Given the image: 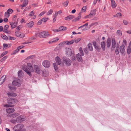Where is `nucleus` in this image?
<instances>
[{
  "instance_id": "1",
  "label": "nucleus",
  "mask_w": 131,
  "mask_h": 131,
  "mask_svg": "<svg viewBox=\"0 0 131 131\" xmlns=\"http://www.w3.org/2000/svg\"><path fill=\"white\" fill-rule=\"evenodd\" d=\"M22 69L30 76H31L32 75L31 72L34 71L31 64L29 63L27 64V68L26 67V66H24L22 67Z\"/></svg>"
},
{
  "instance_id": "2",
  "label": "nucleus",
  "mask_w": 131,
  "mask_h": 131,
  "mask_svg": "<svg viewBox=\"0 0 131 131\" xmlns=\"http://www.w3.org/2000/svg\"><path fill=\"white\" fill-rule=\"evenodd\" d=\"M37 35L41 38H46L50 36V34L46 31L38 33Z\"/></svg>"
},
{
  "instance_id": "3",
  "label": "nucleus",
  "mask_w": 131,
  "mask_h": 131,
  "mask_svg": "<svg viewBox=\"0 0 131 131\" xmlns=\"http://www.w3.org/2000/svg\"><path fill=\"white\" fill-rule=\"evenodd\" d=\"M24 127V124H20L14 126L13 129L15 131H24L23 128Z\"/></svg>"
},
{
  "instance_id": "4",
  "label": "nucleus",
  "mask_w": 131,
  "mask_h": 131,
  "mask_svg": "<svg viewBox=\"0 0 131 131\" xmlns=\"http://www.w3.org/2000/svg\"><path fill=\"white\" fill-rule=\"evenodd\" d=\"M63 63L67 66H69L71 64V61L68 58L66 57H64L63 58Z\"/></svg>"
},
{
  "instance_id": "5",
  "label": "nucleus",
  "mask_w": 131,
  "mask_h": 131,
  "mask_svg": "<svg viewBox=\"0 0 131 131\" xmlns=\"http://www.w3.org/2000/svg\"><path fill=\"white\" fill-rule=\"evenodd\" d=\"M4 107H10L6 109V112L8 113H13L14 111V108L11 107L9 105L6 104L4 105Z\"/></svg>"
},
{
  "instance_id": "6",
  "label": "nucleus",
  "mask_w": 131,
  "mask_h": 131,
  "mask_svg": "<svg viewBox=\"0 0 131 131\" xmlns=\"http://www.w3.org/2000/svg\"><path fill=\"white\" fill-rule=\"evenodd\" d=\"M26 119V117L24 116L20 115L16 118L17 123H21L25 121Z\"/></svg>"
},
{
  "instance_id": "7",
  "label": "nucleus",
  "mask_w": 131,
  "mask_h": 131,
  "mask_svg": "<svg viewBox=\"0 0 131 131\" xmlns=\"http://www.w3.org/2000/svg\"><path fill=\"white\" fill-rule=\"evenodd\" d=\"M112 47L114 49L115 47L116 48H118L119 45L118 43H116L115 40V39L113 38L112 40Z\"/></svg>"
},
{
  "instance_id": "8",
  "label": "nucleus",
  "mask_w": 131,
  "mask_h": 131,
  "mask_svg": "<svg viewBox=\"0 0 131 131\" xmlns=\"http://www.w3.org/2000/svg\"><path fill=\"white\" fill-rule=\"evenodd\" d=\"M12 84L14 85L20 86L21 85L20 81L19 79H16L13 82Z\"/></svg>"
},
{
  "instance_id": "9",
  "label": "nucleus",
  "mask_w": 131,
  "mask_h": 131,
  "mask_svg": "<svg viewBox=\"0 0 131 131\" xmlns=\"http://www.w3.org/2000/svg\"><path fill=\"white\" fill-rule=\"evenodd\" d=\"M42 64L44 67L45 68H48L50 66V63L49 61L45 60L43 61Z\"/></svg>"
},
{
  "instance_id": "10",
  "label": "nucleus",
  "mask_w": 131,
  "mask_h": 131,
  "mask_svg": "<svg viewBox=\"0 0 131 131\" xmlns=\"http://www.w3.org/2000/svg\"><path fill=\"white\" fill-rule=\"evenodd\" d=\"M15 35L17 37L23 38L25 36L24 34L23 33H21L19 31H16L15 33Z\"/></svg>"
},
{
  "instance_id": "11",
  "label": "nucleus",
  "mask_w": 131,
  "mask_h": 131,
  "mask_svg": "<svg viewBox=\"0 0 131 131\" xmlns=\"http://www.w3.org/2000/svg\"><path fill=\"white\" fill-rule=\"evenodd\" d=\"M34 71H35V72L38 74L40 73V68L37 65H35L34 66Z\"/></svg>"
},
{
  "instance_id": "12",
  "label": "nucleus",
  "mask_w": 131,
  "mask_h": 131,
  "mask_svg": "<svg viewBox=\"0 0 131 131\" xmlns=\"http://www.w3.org/2000/svg\"><path fill=\"white\" fill-rule=\"evenodd\" d=\"M81 55L79 53L77 54L76 55V57L78 61L79 62H82L83 61L82 59V57Z\"/></svg>"
},
{
  "instance_id": "13",
  "label": "nucleus",
  "mask_w": 131,
  "mask_h": 131,
  "mask_svg": "<svg viewBox=\"0 0 131 131\" xmlns=\"http://www.w3.org/2000/svg\"><path fill=\"white\" fill-rule=\"evenodd\" d=\"M7 94L8 97H15L17 95V94L14 92H9Z\"/></svg>"
},
{
  "instance_id": "14",
  "label": "nucleus",
  "mask_w": 131,
  "mask_h": 131,
  "mask_svg": "<svg viewBox=\"0 0 131 131\" xmlns=\"http://www.w3.org/2000/svg\"><path fill=\"white\" fill-rule=\"evenodd\" d=\"M66 51L67 54L68 56H70L72 54V50L69 48H66Z\"/></svg>"
},
{
  "instance_id": "15",
  "label": "nucleus",
  "mask_w": 131,
  "mask_h": 131,
  "mask_svg": "<svg viewBox=\"0 0 131 131\" xmlns=\"http://www.w3.org/2000/svg\"><path fill=\"white\" fill-rule=\"evenodd\" d=\"M18 77L20 78H23L24 76V73L21 70H20L18 72Z\"/></svg>"
},
{
  "instance_id": "16",
  "label": "nucleus",
  "mask_w": 131,
  "mask_h": 131,
  "mask_svg": "<svg viewBox=\"0 0 131 131\" xmlns=\"http://www.w3.org/2000/svg\"><path fill=\"white\" fill-rule=\"evenodd\" d=\"M42 75L44 77H46L48 75V72L47 70H44L42 71Z\"/></svg>"
},
{
  "instance_id": "17",
  "label": "nucleus",
  "mask_w": 131,
  "mask_h": 131,
  "mask_svg": "<svg viewBox=\"0 0 131 131\" xmlns=\"http://www.w3.org/2000/svg\"><path fill=\"white\" fill-rule=\"evenodd\" d=\"M125 46L123 45H122L120 47V52L122 54L125 52Z\"/></svg>"
},
{
  "instance_id": "18",
  "label": "nucleus",
  "mask_w": 131,
  "mask_h": 131,
  "mask_svg": "<svg viewBox=\"0 0 131 131\" xmlns=\"http://www.w3.org/2000/svg\"><path fill=\"white\" fill-rule=\"evenodd\" d=\"M10 25L11 26L12 29H13L16 27L17 25V23L15 22L13 23L12 22H10Z\"/></svg>"
},
{
  "instance_id": "19",
  "label": "nucleus",
  "mask_w": 131,
  "mask_h": 131,
  "mask_svg": "<svg viewBox=\"0 0 131 131\" xmlns=\"http://www.w3.org/2000/svg\"><path fill=\"white\" fill-rule=\"evenodd\" d=\"M111 39L110 38H108L106 41L107 46L108 47H109L111 45Z\"/></svg>"
},
{
  "instance_id": "20",
  "label": "nucleus",
  "mask_w": 131,
  "mask_h": 131,
  "mask_svg": "<svg viewBox=\"0 0 131 131\" xmlns=\"http://www.w3.org/2000/svg\"><path fill=\"white\" fill-rule=\"evenodd\" d=\"M59 39L58 38H56L51 40L49 42V43L50 44H51L53 43L56 42L59 40Z\"/></svg>"
},
{
  "instance_id": "21",
  "label": "nucleus",
  "mask_w": 131,
  "mask_h": 131,
  "mask_svg": "<svg viewBox=\"0 0 131 131\" xmlns=\"http://www.w3.org/2000/svg\"><path fill=\"white\" fill-rule=\"evenodd\" d=\"M55 60L56 63L60 65L61 64V61L60 58L58 57H56Z\"/></svg>"
},
{
  "instance_id": "22",
  "label": "nucleus",
  "mask_w": 131,
  "mask_h": 131,
  "mask_svg": "<svg viewBox=\"0 0 131 131\" xmlns=\"http://www.w3.org/2000/svg\"><path fill=\"white\" fill-rule=\"evenodd\" d=\"M6 77L4 75L0 78V84H2L5 81Z\"/></svg>"
},
{
  "instance_id": "23",
  "label": "nucleus",
  "mask_w": 131,
  "mask_h": 131,
  "mask_svg": "<svg viewBox=\"0 0 131 131\" xmlns=\"http://www.w3.org/2000/svg\"><path fill=\"white\" fill-rule=\"evenodd\" d=\"M74 16L73 15H70L65 18L66 20H69L72 19L74 18Z\"/></svg>"
},
{
  "instance_id": "24",
  "label": "nucleus",
  "mask_w": 131,
  "mask_h": 131,
  "mask_svg": "<svg viewBox=\"0 0 131 131\" xmlns=\"http://www.w3.org/2000/svg\"><path fill=\"white\" fill-rule=\"evenodd\" d=\"M112 7L113 8H115L116 6V4L114 0H111Z\"/></svg>"
},
{
  "instance_id": "25",
  "label": "nucleus",
  "mask_w": 131,
  "mask_h": 131,
  "mask_svg": "<svg viewBox=\"0 0 131 131\" xmlns=\"http://www.w3.org/2000/svg\"><path fill=\"white\" fill-rule=\"evenodd\" d=\"M88 47L90 51H92L93 50V48L92 44L90 43H89L88 45Z\"/></svg>"
},
{
  "instance_id": "26",
  "label": "nucleus",
  "mask_w": 131,
  "mask_h": 131,
  "mask_svg": "<svg viewBox=\"0 0 131 131\" xmlns=\"http://www.w3.org/2000/svg\"><path fill=\"white\" fill-rule=\"evenodd\" d=\"M81 17V14L80 13H79V16L76 18L74 19L73 20V21L74 22H75L79 20Z\"/></svg>"
},
{
  "instance_id": "27",
  "label": "nucleus",
  "mask_w": 131,
  "mask_h": 131,
  "mask_svg": "<svg viewBox=\"0 0 131 131\" xmlns=\"http://www.w3.org/2000/svg\"><path fill=\"white\" fill-rule=\"evenodd\" d=\"M54 68L56 72H58L59 70V68L58 65L56 63H54L53 64Z\"/></svg>"
},
{
  "instance_id": "28",
  "label": "nucleus",
  "mask_w": 131,
  "mask_h": 131,
  "mask_svg": "<svg viewBox=\"0 0 131 131\" xmlns=\"http://www.w3.org/2000/svg\"><path fill=\"white\" fill-rule=\"evenodd\" d=\"M34 25V23L33 21H31L27 24V26L28 27L31 28Z\"/></svg>"
},
{
  "instance_id": "29",
  "label": "nucleus",
  "mask_w": 131,
  "mask_h": 131,
  "mask_svg": "<svg viewBox=\"0 0 131 131\" xmlns=\"http://www.w3.org/2000/svg\"><path fill=\"white\" fill-rule=\"evenodd\" d=\"M3 49H6L10 46L9 44H7L6 43H4L3 44Z\"/></svg>"
},
{
  "instance_id": "30",
  "label": "nucleus",
  "mask_w": 131,
  "mask_h": 131,
  "mask_svg": "<svg viewBox=\"0 0 131 131\" xmlns=\"http://www.w3.org/2000/svg\"><path fill=\"white\" fill-rule=\"evenodd\" d=\"M74 42V40H73L70 41H65L66 44L68 45H69L73 44Z\"/></svg>"
},
{
  "instance_id": "31",
  "label": "nucleus",
  "mask_w": 131,
  "mask_h": 131,
  "mask_svg": "<svg viewBox=\"0 0 131 131\" xmlns=\"http://www.w3.org/2000/svg\"><path fill=\"white\" fill-rule=\"evenodd\" d=\"M105 43L104 41L101 42V45L102 48L103 50H105Z\"/></svg>"
},
{
  "instance_id": "32",
  "label": "nucleus",
  "mask_w": 131,
  "mask_h": 131,
  "mask_svg": "<svg viewBox=\"0 0 131 131\" xmlns=\"http://www.w3.org/2000/svg\"><path fill=\"white\" fill-rule=\"evenodd\" d=\"M96 12V9H94L91 11L90 14L92 16H94L95 15Z\"/></svg>"
},
{
  "instance_id": "33",
  "label": "nucleus",
  "mask_w": 131,
  "mask_h": 131,
  "mask_svg": "<svg viewBox=\"0 0 131 131\" xmlns=\"http://www.w3.org/2000/svg\"><path fill=\"white\" fill-rule=\"evenodd\" d=\"M67 29V28L64 26H61L59 28V30L60 31H61L62 30H66Z\"/></svg>"
},
{
  "instance_id": "34",
  "label": "nucleus",
  "mask_w": 131,
  "mask_h": 131,
  "mask_svg": "<svg viewBox=\"0 0 131 131\" xmlns=\"http://www.w3.org/2000/svg\"><path fill=\"white\" fill-rule=\"evenodd\" d=\"M35 57V56L34 55L30 56L28 57L27 58L25 59V61L26 60L30 59H33Z\"/></svg>"
},
{
  "instance_id": "35",
  "label": "nucleus",
  "mask_w": 131,
  "mask_h": 131,
  "mask_svg": "<svg viewBox=\"0 0 131 131\" xmlns=\"http://www.w3.org/2000/svg\"><path fill=\"white\" fill-rule=\"evenodd\" d=\"M19 114L18 113H15L12 114L10 115V117L11 118H13L15 117L18 116Z\"/></svg>"
},
{
  "instance_id": "36",
  "label": "nucleus",
  "mask_w": 131,
  "mask_h": 131,
  "mask_svg": "<svg viewBox=\"0 0 131 131\" xmlns=\"http://www.w3.org/2000/svg\"><path fill=\"white\" fill-rule=\"evenodd\" d=\"M79 50L80 52V54L82 56H83L84 53L82 50V48L81 47L80 48Z\"/></svg>"
},
{
  "instance_id": "37",
  "label": "nucleus",
  "mask_w": 131,
  "mask_h": 131,
  "mask_svg": "<svg viewBox=\"0 0 131 131\" xmlns=\"http://www.w3.org/2000/svg\"><path fill=\"white\" fill-rule=\"evenodd\" d=\"M131 52V47H128L127 50V53L128 54H130Z\"/></svg>"
},
{
  "instance_id": "38",
  "label": "nucleus",
  "mask_w": 131,
  "mask_h": 131,
  "mask_svg": "<svg viewBox=\"0 0 131 131\" xmlns=\"http://www.w3.org/2000/svg\"><path fill=\"white\" fill-rule=\"evenodd\" d=\"M9 88L10 90L12 91H15L16 90V89L14 87L9 86Z\"/></svg>"
},
{
  "instance_id": "39",
  "label": "nucleus",
  "mask_w": 131,
  "mask_h": 131,
  "mask_svg": "<svg viewBox=\"0 0 131 131\" xmlns=\"http://www.w3.org/2000/svg\"><path fill=\"white\" fill-rule=\"evenodd\" d=\"M8 52V51H5L3 52L1 55V57H3Z\"/></svg>"
},
{
  "instance_id": "40",
  "label": "nucleus",
  "mask_w": 131,
  "mask_h": 131,
  "mask_svg": "<svg viewBox=\"0 0 131 131\" xmlns=\"http://www.w3.org/2000/svg\"><path fill=\"white\" fill-rule=\"evenodd\" d=\"M95 48L98 51H100L101 49V48L98 45H97L96 46H95Z\"/></svg>"
},
{
  "instance_id": "41",
  "label": "nucleus",
  "mask_w": 131,
  "mask_h": 131,
  "mask_svg": "<svg viewBox=\"0 0 131 131\" xmlns=\"http://www.w3.org/2000/svg\"><path fill=\"white\" fill-rule=\"evenodd\" d=\"M117 34L118 35L120 36H121L122 35V31L119 30H117Z\"/></svg>"
},
{
  "instance_id": "42",
  "label": "nucleus",
  "mask_w": 131,
  "mask_h": 131,
  "mask_svg": "<svg viewBox=\"0 0 131 131\" xmlns=\"http://www.w3.org/2000/svg\"><path fill=\"white\" fill-rule=\"evenodd\" d=\"M87 7L86 6H84L81 9V11H82L83 12H85Z\"/></svg>"
},
{
  "instance_id": "43",
  "label": "nucleus",
  "mask_w": 131,
  "mask_h": 131,
  "mask_svg": "<svg viewBox=\"0 0 131 131\" xmlns=\"http://www.w3.org/2000/svg\"><path fill=\"white\" fill-rule=\"evenodd\" d=\"M9 26L8 25H6L4 27V29L3 30V31H6L8 30V29L9 28Z\"/></svg>"
},
{
  "instance_id": "44",
  "label": "nucleus",
  "mask_w": 131,
  "mask_h": 131,
  "mask_svg": "<svg viewBox=\"0 0 131 131\" xmlns=\"http://www.w3.org/2000/svg\"><path fill=\"white\" fill-rule=\"evenodd\" d=\"M5 17L6 18H8L10 16V14L7 12L5 13Z\"/></svg>"
},
{
  "instance_id": "45",
  "label": "nucleus",
  "mask_w": 131,
  "mask_h": 131,
  "mask_svg": "<svg viewBox=\"0 0 131 131\" xmlns=\"http://www.w3.org/2000/svg\"><path fill=\"white\" fill-rule=\"evenodd\" d=\"M7 12L9 14H11L13 12V10L11 8L8 9L7 10Z\"/></svg>"
},
{
  "instance_id": "46",
  "label": "nucleus",
  "mask_w": 131,
  "mask_h": 131,
  "mask_svg": "<svg viewBox=\"0 0 131 131\" xmlns=\"http://www.w3.org/2000/svg\"><path fill=\"white\" fill-rule=\"evenodd\" d=\"M69 3V1H67L66 2L64 3L63 4V5L64 6L66 7L68 5Z\"/></svg>"
},
{
  "instance_id": "47",
  "label": "nucleus",
  "mask_w": 131,
  "mask_h": 131,
  "mask_svg": "<svg viewBox=\"0 0 131 131\" xmlns=\"http://www.w3.org/2000/svg\"><path fill=\"white\" fill-rule=\"evenodd\" d=\"M19 50L18 49H17L14 50V51L11 54H15L17 53L19 51Z\"/></svg>"
},
{
  "instance_id": "48",
  "label": "nucleus",
  "mask_w": 131,
  "mask_h": 131,
  "mask_svg": "<svg viewBox=\"0 0 131 131\" xmlns=\"http://www.w3.org/2000/svg\"><path fill=\"white\" fill-rule=\"evenodd\" d=\"M10 122L14 124H15L16 122L17 123V121L16 120V119H11L10 120Z\"/></svg>"
},
{
  "instance_id": "49",
  "label": "nucleus",
  "mask_w": 131,
  "mask_h": 131,
  "mask_svg": "<svg viewBox=\"0 0 131 131\" xmlns=\"http://www.w3.org/2000/svg\"><path fill=\"white\" fill-rule=\"evenodd\" d=\"M88 25V23H86L84 25H83V26H81L79 27H78V29H79L80 28H81L82 27H84V26H87Z\"/></svg>"
},
{
  "instance_id": "50",
  "label": "nucleus",
  "mask_w": 131,
  "mask_h": 131,
  "mask_svg": "<svg viewBox=\"0 0 131 131\" xmlns=\"http://www.w3.org/2000/svg\"><path fill=\"white\" fill-rule=\"evenodd\" d=\"M53 12L52 10L50 9L49 11H48L47 13V15H50L52 14Z\"/></svg>"
},
{
  "instance_id": "51",
  "label": "nucleus",
  "mask_w": 131,
  "mask_h": 131,
  "mask_svg": "<svg viewBox=\"0 0 131 131\" xmlns=\"http://www.w3.org/2000/svg\"><path fill=\"white\" fill-rule=\"evenodd\" d=\"M71 59L72 60H74L75 59V56L73 54H71Z\"/></svg>"
},
{
  "instance_id": "52",
  "label": "nucleus",
  "mask_w": 131,
  "mask_h": 131,
  "mask_svg": "<svg viewBox=\"0 0 131 131\" xmlns=\"http://www.w3.org/2000/svg\"><path fill=\"white\" fill-rule=\"evenodd\" d=\"M34 14V13L33 11L31 12L29 14H28V16H31L33 15Z\"/></svg>"
},
{
  "instance_id": "53",
  "label": "nucleus",
  "mask_w": 131,
  "mask_h": 131,
  "mask_svg": "<svg viewBox=\"0 0 131 131\" xmlns=\"http://www.w3.org/2000/svg\"><path fill=\"white\" fill-rule=\"evenodd\" d=\"M46 13V12L45 11H43V12H42L39 15V16H38L39 17H41L42 15H43L44 14H45V13Z\"/></svg>"
},
{
  "instance_id": "54",
  "label": "nucleus",
  "mask_w": 131,
  "mask_h": 131,
  "mask_svg": "<svg viewBox=\"0 0 131 131\" xmlns=\"http://www.w3.org/2000/svg\"><path fill=\"white\" fill-rule=\"evenodd\" d=\"M2 37L4 39L6 40L8 38L7 36L5 35H3L2 36Z\"/></svg>"
},
{
  "instance_id": "55",
  "label": "nucleus",
  "mask_w": 131,
  "mask_h": 131,
  "mask_svg": "<svg viewBox=\"0 0 131 131\" xmlns=\"http://www.w3.org/2000/svg\"><path fill=\"white\" fill-rule=\"evenodd\" d=\"M48 19V18H43L41 20L42 21H43L44 22H45L47 21Z\"/></svg>"
},
{
  "instance_id": "56",
  "label": "nucleus",
  "mask_w": 131,
  "mask_h": 131,
  "mask_svg": "<svg viewBox=\"0 0 131 131\" xmlns=\"http://www.w3.org/2000/svg\"><path fill=\"white\" fill-rule=\"evenodd\" d=\"M93 16H92V15H91L90 14L86 16L85 18H90L92 17Z\"/></svg>"
},
{
  "instance_id": "57",
  "label": "nucleus",
  "mask_w": 131,
  "mask_h": 131,
  "mask_svg": "<svg viewBox=\"0 0 131 131\" xmlns=\"http://www.w3.org/2000/svg\"><path fill=\"white\" fill-rule=\"evenodd\" d=\"M116 16L118 17H121L122 16L121 14L120 13H118L116 14Z\"/></svg>"
},
{
  "instance_id": "58",
  "label": "nucleus",
  "mask_w": 131,
  "mask_h": 131,
  "mask_svg": "<svg viewBox=\"0 0 131 131\" xmlns=\"http://www.w3.org/2000/svg\"><path fill=\"white\" fill-rule=\"evenodd\" d=\"M8 58V56H6L4 57L1 59V61H4L6 59Z\"/></svg>"
},
{
  "instance_id": "59",
  "label": "nucleus",
  "mask_w": 131,
  "mask_h": 131,
  "mask_svg": "<svg viewBox=\"0 0 131 131\" xmlns=\"http://www.w3.org/2000/svg\"><path fill=\"white\" fill-rule=\"evenodd\" d=\"M81 38H78L77 39L75 40L74 41H75V43H77L79 41L81 40Z\"/></svg>"
},
{
  "instance_id": "60",
  "label": "nucleus",
  "mask_w": 131,
  "mask_h": 131,
  "mask_svg": "<svg viewBox=\"0 0 131 131\" xmlns=\"http://www.w3.org/2000/svg\"><path fill=\"white\" fill-rule=\"evenodd\" d=\"M118 48H116L115 50V52L116 54H118L119 52V50L118 49Z\"/></svg>"
},
{
  "instance_id": "61",
  "label": "nucleus",
  "mask_w": 131,
  "mask_h": 131,
  "mask_svg": "<svg viewBox=\"0 0 131 131\" xmlns=\"http://www.w3.org/2000/svg\"><path fill=\"white\" fill-rule=\"evenodd\" d=\"M16 39V38L14 37H9V39L10 40H14Z\"/></svg>"
},
{
  "instance_id": "62",
  "label": "nucleus",
  "mask_w": 131,
  "mask_h": 131,
  "mask_svg": "<svg viewBox=\"0 0 131 131\" xmlns=\"http://www.w3.org/2000/svg\"><path fill=\"white\" fill-rule=\"evenodd\" d=\"M65 43H66V42H65V41L60 43L59 44V46H62L63 45L65 44Z\"/></svg>"
},
{
  "instance_id": "63",
  "label": "nucleus",
  "mask_w": 131,
  "mask_h": 131,
  "mask_svg": "<svg viewBox=\"0 0 131 131\" xmlns=\"http://www.w3.org/2000/svg\"><path fill=\"white\" fill-rule=\"evenodd\" d=\"M24 46L23 45H21L20 46H18L17 48V49L19 50V49H21L24 47Z\"/></svg>"
},
{
  "instance_id": "64",
  "label": "nucleus",
  "mask_w": 131,
  "mask_h": 131,
  "mask_svg": "<svg viewBox=\"0 0 131 131\" xmlns=\"http://www.w3.org/2000/svg\"><path fill=\"white\" fill-rule=\"evenodd\" d=\"M81 28H82V31H85L88 29V28L86 26H84V27H82Z\"/></svg>"
}]
</instances>
